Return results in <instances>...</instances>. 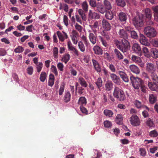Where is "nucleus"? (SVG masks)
Wrapping results in <instances>:
<instances>
[{
  "label": "nucleus",
  "mask_w": 158,
  "mask_h": 158,
  "mask_svg": "<svg viewBox=\"0 0 158 158\" xmlns=\"http://www.w3.org/2000/svg\"><path fill=\"white\" fill-rule=\"evenodd\" d=\"M53 56L54 58H57L58 57V48L56 47H55L53 49Z\"/></svg>",
  "instance_id": "864d4df0"
},
{
  "label": "nucleus",
  "mask_w": 158,
  "mask_h": 158,
  "mask_svg": "<svg viewBox=\"0 0 158 158\" xmlns=\"http://www.w3.org/2000/svg\"><path fill=\"white\" fill-rule=\"evenodd\" d=\"M157 84L154 82H149L148 83V85L149 88L152 90L158 91V86Z\"/></svg>",
  "instance_id": "a211bd4d"
},
{
  "label": "nucleus",
  "mask_w": 158,
  "mask_h": 158,
  "mask_svg": "<svg viewBox=\"0 0 158 158\" xmlns=\"http://www.w3.org/2000/svg\"><path fill=\"white\" fill-rule=\"evenodd\" d=\"M130 121L133 126H137L140 124V120L136 115H133L130 118Z\"/></svg>",
  "instance_id": "423d86ee"
},
{
  "label": "nucleus",
  "mask_w": 158,
  "mask_h": 158,
  "mask_svg": "<svg viewBox=\"0 0 158 158\" xmlns=\"http://www.w3.org/2000/svg\"><path fill=\"white\" fill-rule=\"evenodd\" d=\"M146 70L147 71L151 74L156 72V67L154 64L151 63H147L146 66Z\"/></svg>",
  "instance_id": "0eeeda50"
},
{
  "label": "nucleus",
  "mask_w": 158,
  "mask_h": 158,
  "mask_svg": "<svg viewBox=\"0 0 158 158\" xmlns=\"http://www.w3.org/2000/svg\"><path fill=\"white\" fill-rule=\"evenodd\" d=\"M55 77L53 74H51L49 75L48 82V85L52 87L54 85Z\"/></svg>",
  "instance_id": "2f4dec72"
},
{
  "label": "nucleus",
  "mask_w": 158,
  "mask_h": 158,
  "mask_svg": "<svg viewBox=\"0 0 158 158\" xmlns=\"http://www.w3.org/2000/svg\"><path fill=\"white\" fill-rule=\"evenodd\" d=\"M123 117L122 115L118 114L116 117V122L118 124L122 123L123 120Z\"/></svg>",
  "instance_id": "58836bf2"
},
{
  "label": "nucleus",
  "mask_w": 158,
  "mask_h": 158,
  "mask_svg": "<svg viewBox=\"0 0 158 158\" xmlns=\"http://www.w3.org/2000/svg\"><path fill=\"white\" fill-rule=\"evenodd\" d=\"M104 6L106 10H110L112 9L111 2L107 0H104L103 1Z\"/></svg>",
  "instance_id": "412c9836"
},
{
  "label": "nucleus",
  "mask_w": 158,
  "mask_h": 158,
  "mask_svg": "<svg viewBox=\"0 0 158 158\" xmlns=\"http://www.w3.org/2000/svg\"><path fill=\"white\" fill-rule=\"evenodd\" d=\"M105 17L106 18L109 20H112L114 17V13L112 11L107 10L106 11Z\"/></svg>",
  "instance_id": "4be33fe9"
},
{
  "label": "nucleus",
  "mask_w": 158,
  "mask_h": 158,
  "mask_svg": "<svg viewBox=\"0 0 158 158\" xmlns=\"http://www.w3.org/2000/svg\"><path fill=\"white\" fill-rule=\"evenodd\" d=\"M143 15L141 13L137 14V15L132 19L133 23L136 28L141 27L143 25Z\"/></svg>",
  "instance_id": "f03ea898"
},
{
  "label": "nucleus",
  "mask_w": 158,
  "mask_h": 158,
  "mask_svg": "<svg viewBox=\"0 0 158 158\" xmlns=\"http://www.w3.org/2000/svg\"><path fill=\"white\" fill-rule=\"evenodd\" d=\"M78 46L80 50L82 52H85V47L83 43L81 41H79L78 43Z\"/></svg>",
  "instance_id": "79ce46f5"
},
{
  "label": "nucleus",
  "mask_w": 158,
  "mask_h": 158,
  "mask_svg": "<svg viewBox=\"0 0 158 158\" xmlns=\"http://www.w3.org/2000/svg\"><path fill=\"white\" fill-rule=\"evenodd\" d=\"M114 52L117 59L119 60H121L123 59V56L118 49L115 48L114 49Z\"/></svg>",
  "instance_id": "393cba45"
},
{
  "label": "nucleus",
  "mask_w": 158,
  "mask_h": 158,
  "mask_svg": "<svg viewBox=\"0 0 158 158\" xmlns=\"http://www.w3.org/2000/svg\"><path fill=\"white\" fill-rule=\"evenodd\" d=\"M130 79L132 86L136 89H139L143 83V81L140 78L135 77L133 76L130 77Z\"/></svg>",
  "instance_id": "20e7f679"
},
{
  "label": "nucleus",
  "mask_w": 158,
  "mask_h": 158,
  "mask_svg": "<svg viewBox=\"0 0 158 158\" xmlns=\"http://www.w3.org/2000/svg\"><path fill=\"white\" fill-rule=\"evenodd\" d=\"M107 66L111 72H115L116 69L113 64H109Z\"/></svg>",
  "instance_id": "680f3d73"
},
{
  "label": "nucleus",
  "mask_w": 158,
  "mask_h": 158,
  "mask_svg": "<svg viewBox=\"0 0 158 158\" xmlns=\"http://www.w3.org/2000/svg\"><path fill=\"white\" fill-rule=\"evenodd\" d=\"M145 15L148 19H151L152 16V13L150 9L147 8L145 10Z\"/></svg>",
  "instance_id": "72a5a7b5"
},
{
  "label": "nucleus",
  "mask_w": 158,
  "mask_h": 158,
  "mask_svg": "<svg viewBox=\"0 0 158 158\" xmlns=\"http://www.w3.org/2000/svg\"><path fill=\"white\" fill-rule=\"evenodd\" d=\"M113 95L120 101H123L126 98L125 95L123 91L118 87H115Z\"/></svg>",
  "instance_id": "7ed1b4c3"
},
{
  "label": "nucleus",
  "mask_w": 158,
  "mask_h": 158,
  "mask_svg": "<svg viewBox=\"0 0 158 158\" xmlns=\"http://www.w3.org/2000/svg\"><path fill=\"white\" fill-rule=\"evenodd\" d=\"M65 84L62 83L61 84L59 90V94L60 95H62L64 89Z\"/></svg>",
  "instance_id": "3c124183"
},
{
  "label": "nucleus",
  "mask_w": 158,
  "mask_h": 158,
  "mask_svg": "<svg viewBox=\"0 0 158 158\" xmlns=\"http://www.w3.org/2000/svg\"><path fill=\"white\" fill-rule=\"evenodd\" d=\"M115 43L117 48L123 53L128 51L130 47V43L127 39H122L121 42L117 40Z\"/></svg>",
  "instance_id": "f257e3e1"
},
{
  "label": "nucleus",
  "mask_w": 158,
  "mask_h": 158,
  "mask_svg": "<svg viewBox=\"0 0 158 158\" xmlns=\"http://www.w3.org/2000/svg\"><path fill=\"white\" fill-rule=\"evenodd\" d=\"M24 50V48L21 46H19L14 49V52L16 53H21Z\"/></svg>",
  "instance_id": "09e8293b"
},
{
  "label": "nucleus",
  "mask_w": 158,
  "mask_h": 158,
  "mask_svg": "<svg viewBox=\"0 0 158 158\" xmlns=\"http://www.w3.org/2000/svg\"><path fill=\"white\" fill-rule=\"evenodd\" d=\"M89 38L90 41L93 44H94L96 43L98 40L96 35L93 33H90L89 34Z\"/></svg>",
  "instance_id": "aec40b11"
},
{
  "label": "nucleus",
  "mask_w": 158,
  "mask_h": 158,
  "mask_svg": "<svg viewBox=\"0 0 158 158\" xmlns=\"http://www.w3.org/2000/svg\"><path fill=\"white\" fill-rule=\"evenodd\" d=\"M146 124L147 126L150 127H155L154 123L152 119L150 118L147 120Z\"/></svg>",
  "instance_id": "de8ad7c7"
},
{
  "label": "nucleus",
  "mask_w": 158,
  "mask_h": 158,
  "mask_svg": "<svg viewBox=\"0 0 158 158\" xmlns=\"http://www.w3.org/2000/svg\"><path fill=\"white\" fill-rule=\"evenodd\" d=\"M157 97L155 94H149V101L151 104H154L156 101Z\"/></svg>",
  "instance_id": "473e14b6"
},
{
  "label": "nucleus",
  "mask_w": 158,
  "mask_h": 158,
  "mask_svg": "<svg viewBox=\"0 0 158 158\" xmlns=\"http://www.w3.org/2000/svg\"><path fill=\"white\" fill-rule=\"evenodd\" d=\"M71 95L70 92L68 91H65L64 97V102L67 103L69 102L71 99Z\"/></svg>",
  "instance_id": "bb28decb"
},
{
  "label": "nucleus",
  "mask_w": 158,
  "mask_h": 158,
  "mask_svg": "<svg viewBox=\"0 0 158 158\" xmlns=\"http://www.w3.org/2000/svg\"><path fill=\"white\" fill-rule=\"evenodd\" d=\"M133 50L139 55H141L142 54L141 48L139 44L137 43L134 44L132 46Z\"/></svg>",
  "instance_id": "9b49d317"
},
{
  "label": "nucleus",
  "mask_w": 158,
  "mask_h": 158,
  "mask_svg": "<svg viewBox=\"0 0 158 158\" xmlns=\"http://www.w3.org/2000/svg\"><path fill=\"white\" fill-rule=\"evenodd\" d=\"M135 106L138 108H141L142 106V104L141 102L137 100L135 101Z\"/></svg>",
  "instance_id": "69168bd1"
},
{
  "label": "nucleus",
  "mask_w": 158,
  "mask_h": 158,
  "mask_svg": "<svg viewBox=\"0 0 158 158\" xmlns=\"http://www.w3.org/2000/svg\"><path fill=\"white\" fill-rule=\"evenodd\" d=\"M118 74L124 82H128L129 81V80L128 77L125 72L121 71H118Z\"/></svg>",
  "instance_id": "6ab92c4d"
},
{
  "label": "nucleus",
  "mask_w": 158,
  "mask_h": 158,
  "mask_svg": "<svg viewBox=\"0 0 158 158\" xmlns=\"http://www.w3.org/2000/svg\"><path fill=\"white\" fill-rule=\"evenodd\" d=\"M57 67L58 69L60 71H63V69L64 66L63 64L60 62L59 63L57 64Z\"/></svg>",
  "instance_id": "0e129e2a"
},
{
  "label": "nucleus",
  "mask_w": 158,
  "mask_h": 158,
  "mask_svg": "<svg viewBox=\"0 0 158 158\" xmlns=\"http://www.w3.org/2000/svg\"><path fill=\"white\" fill-rule=\"evenodd\" d=\"M78 13L81 16L83 20L85 21L86 19V17L84 10L81 9H79L78 11Z\"/></svg>",
  "instance_id": "c9c22d12"
},
{
  "label": "nucleus",
  "mask_w": 158,
  "mask_h": 158,
  "mask_svg": "<svg viewBox=\"0 0 158 158\" xmlns=\"http://www.w3.org/2000/svg\"><path fill=\"white\" fill-rule=\"evenodd\" d=\"M139 40L140 43L143 45L149 46L150 45V43L148 42V39L141 34H140Z\"/></svg>",
  "instance_id": "6e6552de"
},
{
  "label": "nucleus",
  "mask_w": 158,
  "mask_h": 158,
  "mask_svg": "<svg viewBox=\"0 0 158 158\" xmlns=\"http://www.w3.org/2000/svg\"><path fill=\"white\" fill-rule=\"evenodd\" d=\"M130 69L131 72L136 74H139L140 73V70L138 67L135 65H131Z\"/></svg>",
  "instance_id": "a878e982"
},
{
  "label": "nucleus",
  "mask_w": 158,
  "mask_h": 158,
  "mask_svg": "<svg viewBox=\"0 0 158 158\" xmlns=\"http://www.w3.org/2000/svg\"><path fill=\"white\" fill-rule=\"evenodd\" d=\"M149 135L152 137H156L158 136V133L156 130H154L150 132Z\"/></svg>",
  "instance_id": "6e6d98bb"
},
{
  "label": "nucleus",
  "mask_w": 158,
  "mask_h": 158,
  "mask_svg": "<svg viewBox=\"0 0 158 158\" xmlns=\"http://www.w3.org/2000/svg\"><path fill=\"white\" fill-rule=\"evenodd\" d=\"M93 50L95 54L99 55H102L103 51L102 48L96 45L94 47Z\"/></svg>",
  "instance_id": "b1692460"
},
{
  "label": "nucleus",
  "mask_w": 158,
  "mask_h": 158,
  "mask_svg": "<svg viewBox=\"0 0 158 158\" xmlns=\"http://www.w3.org/2000/svg\"><path fill=\"white\" fill-rule=\"evenodd\" d=\"M96 7L98 11L101 14H103L106 11L104 6L100 3H98Z\"/></svg>",
  "instance_id": "5701e85b"
},
{
  "label": "nucleus",
  "mask_w": 158,
  "mask_h": 158,
  "mask_svg": "<svg viewBox=\"0 0 158 158\" xmlns=\"http://www.w3.org/2000/svg\"><path fill=\"white\" fill-rule=\"evenodd\" d=\"M89 17L91 19H98L100 18V15L97 13L93 12L91 10H89Z\"/></svg>",
  "instance_id": "ddd939ff"
},
{
  "label": "nucleus",
  "mask_w": 158,
  "mask_h": 158,
  "mask_svg": "<svg viewBox=\"0 0 158 158\" xmlns=\"http://www.w3.org/2000/svg\"><path fill=\"white\" fill-rule=\"evenodd\" d=\"M7 53L6 50L4 49L1 48H0V56H4L6 55Z\"/></svg>",
  "instance_id": "774afa93"
},
{
  "label": "nucleus",
  "mask_w": 158,
  "mask_h": 158,
  "mask_svg": "<svg viewBox=\"0 0 158 158\" xmlns=\"http://www.w3.org/2000/svg\"><path fill=\"white\" fill-rule=\"evenodd\" d=\"M150 76L153 82L158 84V76L156 72L150 74Z\"/></svg>",
  "instance_id": "c756f323"
},
{
  "label": "nucleus",
  "mask_w": 158,
  "mask_h": 158,
  "mask_svg": "<svg viewBox=\"0 0 158 158\" xmlns=\"http://www.w3.org/2000/svg\"><path fill=\"white\" fill-rule=\"evenodd\" d=\"M100 40L101 41L102 45L105 47H106L108 46V44L106 41L101 36L99 37Z\"/></svg>",
  "instance_id": "338daca9"
},
{
  "label": "nucleus",
  "mask_w": 158,
  "mask_h": 158,
  "mask_svg": "<svg viewBox=\"0 0 158 158\" xmlns=\"http://www.w3.org/2000/svg\"><path fill=\"white\" fill-rule=\"evenodd\" d=\"M144 32L145 34L149 38L155 37L157 33L155 29L151 26H147L144 27Z\"/></svg>",
  "instance_id": "39448f33"
},
{
  "label": "nucleus",
  "mask_w": 158,
  "mask_h": 158,
  "mask_svg": "<svg viewBox=\"0 0 158 158\" xmlns=\"http://www.w3.org/2000/svg\"><path fill=\"white\" fill-rule=\"evenodd\" d=\"M71 38L73 43L75 44H76L77 43V40L76 36L75 35H72L71 36Z\"/></svg>",
  "instance_id": "bf43d9fd"
},
{
  "label": "nucleus",
  "mask_w": 158,
  "mask_h": 158,
  "mask_svg": "<svg viewBox=\"0 0 158 158\" xmlns=\"http://www.w3.org/2000/svg\"><path fill=\"white\" fill-rule=\"evenodd\" d=\"M152 9L153 11L154 20L158 22V6H153Z\"/></svg>",
  "instance_id": "dca6fc26"
},
{
  "label": "nucleus",
  "mask_w": 158,
  "mask_h": 158,
  "mask_svg": "<svg viewBox=\"0 0 158 158\" xmlns=\"http://www.w3.org/2000/svg\"><path fill=\"white\" fill-rule=\"evenodd\" d=\"M70 59V55L69 54H65L62 58V61L66 64Z\"/></svg>",
  "instance_id": "c03bdc74"
},
{
  "label": "nucleus",
  "mask_w": 158,
  "mask_h": 158,
  "mask_svg": "<svg viewBox=\"0 0 158 158\" xmlns=\"http://www.w3.org/2000/svg\"><path fill=\"white\" fill-rule=\"evenodd\" d=\"M27 73L29 75H31L33 73V69L32 66H30L27 69Z\"/></svg>",
  "instance_id": "e2e57ef3"
},
{
  "label": "nucleus",
  "mask_w": 158,
  "mask_h": 158,
  "mask_svg": "<svg viewBox=\"0 0 158 158\" xmlns=\"http://www.w3.org/2000/svg\"><path fill=\"white\" fill-rule=\"evenodd\" d=\"M132 60L135 62L137 63L139 61H140L141 59L139 57L134 55L132 56L131 57Z\"/></svg>",
  "instance_id": "5fc2aeb1"
},
{
  "label": "nucleus",
  "mask_w": 158,
  "mask_h": 158,
  "mask_svg": "<svg viewBox=\"0 0 158 158\" xmlns=\"http://www.w3.org/2000/svg\"><path fill=\"white\" fill-rule=\"evenodd\" d=\"M104 125L106 128H109L111 127L112 124L111 122L108 120H106L104 121Z\"/></svg>",
  "instance_id": "603ef678"
},
{
  "label": "nucleus",
  "mask_w": 158,
  "mask_h": 158,
  "mask_svg": "<svg viewBox=\"0 0 158 158\" xmlns=\"http://www.w3.org/2000/svg\"><path fill=\"white\" fill-rule=\"evenodd\" d=\"M103 114L106 117L109 118L112 117L114 114L111 110L108 109L105 110L103 111Z\"/></svg>",
  "instance_id": "7c9ffc66"
},
{
  "label": "nucleus",
  "mask_w": 158,
  "mask_h": 158,
  "mask_svg": "<svg viewBox=\"0 0 158 158\" xmlns=\"http://www.w3.org/2000/svg\"><path fill=\"white\" fill-rule=\"evenodd\" d=\"M66 3L70 4L73 7H75L77 5H79L80 3V2L79 0L76 1H74V0H66Z\"/></svg>",
  "instance_id": "cd10ccee"
},
{
  "label": "nucleus",
  "mask_w": 158,
  "mask_h": 158,
  "mask_svg": "<svg viewBox=\"0 0 158 158\" xmlns=\"http://www.w3.org/2000/svg\"><path fill=\"white\" fill-rule=\"evenodd\" d=\"M83 10H84L85 12H87L88 11V5L87 2L85 1L81 5Z\"/></svg>",
  "instance_id": "a18cd8bd"
},
{
  "label": "nucleus",
  "mask_w": 158,
  "mask_h": 158,
  "mask_svg": "<svg viewBox=\"0 0 158 158\" xmlns=\"http://www.w3.org/2000/svg\"><path fill=\"white\" fill-rule=\"evenodd\" d=\"M110 77L115 84L119 85L120 84V80L118 76L114 73H111L110 74Z\"/></svg>",
  "instance_id": "2eb2a0df"
},
{
  "label": "nucleus",
  "mask_w": 158,
  "mask_h": 158,
  "mask_svg": "<svg viewBox=\"0 0 158 158\" xmlns=\"http://www.w3.org/2000/svg\"><path fill=\"white\" fill-rule=\"evenodd\" d=\"M47 77V74L46 72H42L40 74V79L41 81L44 82Z\"/></svg>",
  "instance_id": "a19ab883"
},
{
  "label": "nucleus",
  "mask_w": 158,
  "mask_h": 158,
  "mask_svg": "<svg viewBox=\"0 0 158 158\" xmlns=\"http://www.w3.org/2000/svg\"><path fill=\"white\" fill-rule=\"evenodd\" d=\"M78 80L81 86L84 87H86L87 86V84L86 81L83 78L80 77Z\"/></svg>",
  "instance_id": "4c0bfd02"
},
{
  "label": "nucleus",
  "mask_w": 158,
  "mask_h": 158,
  "mask_svg": "<svg viewBox=\"0 0 158 158\" xmlns=\"http://www.w3.org/2000/svg\"><path fill=\"white\" fill-rule=\"evenodd\" d=\"M86 103V100L84 97H81L80 98L78 102V104H79L83 105H85Z\"/></svg>",
  "instance_id": "ea45409f"
},
{
  "label": "nucleus",
  "mask_w": 158,
  "mask_h": 158,
  "mask_svg": "<svg viewBox=\"0 0 158 158\" xmlns=\"http://www.w3.org/2000/svg\"><path fill=\"white\" fill-rule=\"evenodd\" d=\"M102 25L103 27L106 31H109L111 29V25L109 22L106 19H102Z\"/></svg>",
  "instance_id": "f8f14e48"
},
{
  "label": "nucleus",
  "mask_w": 158,
  "mask_h": 158,
  "mask_svg": "<svg viewBox=\"0 0 158 158\" xmlns=\"http://www.w3.org/2000/svg\"><path fill=\"white\" fill-rule=\"evenodd\" d=\"M51 70L54 73L56 76L58 75V72L56 66L53 65H52L51 66Z\"/></svg>",
  "instance_id": "052dcab7"
},
{
  "label": "nucleus",
  "mask_w": 158,
  "mask_h": 158,
  "mask_svg": "<svg viewBox=\"0 0 158 158\" xmlns=\"http://www.w3.org/2000/svg\"><path fill=\"white\" fill-rule=\"evenodd\" d=\"M89 3L90 6L93 7H97L98 3H96L95 0H90Z\"/></svg>",
  "instance_id": "13d9d810"
},
{
  "label": "nucleus",
  "mask_w": 158,
  "mask_h": 158,
  "mask_svg": "<svg viewBox=\"0 0 158 158\" xmlns=\"http://www.w3.org/2000/svg\"><path fill=\"white\" fill-rule=\"evenodd\" d=\"M95 84L98 89H99L102 85V81L101 78H98L97 81L95 82Z\"/></svg>",
  "instance_id": "8fccbe9b"
},
{
  "label": "nucleus",
  "mask_w": 158,
  "mask_h": 158,
  "mask_svg": "<svg viewBox=\"0 0 158 158\" xmlns=\"http://www.w3.org/2000/svg\"><path fill=\"white\" fill-rule=\"evenodd\" d=\"M118 34L119 37L123 38V39H127L128 38V35L126 31L124 29H119Z\"/></svg>",
  "instance_id": "4468645a"
},
{
  "label": "nucleus",
  "mask_w": 158,
  "mask_h": 158,
  "mask_svg": "<svg viewBox=\"0 0 158 158\" xmlns=\"http://www.w3.org/2000/svg\"><path fill=\"white\" fill-rule=\"evenodd\" d=\"M152 57L154 59L158 58V49L156 48H152L151 50Z\"/></svg>",
  "instance_id": "f704fd0d"
},
{
  "label": "nucleus",
  "mask_w": 158,
  "mask_h": 158,
  "mask_svg": "<svg viewBox=\"0 0 158 158\" xmlns=\"http://www.w3.org/2000/svg\"><path fill=\"white\" fill-rule=\"evenodd\" d=\"M98 23L97 21L94 22L93 25H90V27L94 32L96 31V28H98Z\"/></svg>",
  "instance_id": "49530a36"
},
{
  "label": "nucleus",
  "mask_w": 158,
  "mask_h": 158,
  "mask_svg": "<svg viewBox=\"0 0 158 158\" xmlns=\"http://www.w3.org/2000/svg\"><path fill=\"white\" fill-rule=\"evenodd\" d=\"M37 66L36 68L37 69V72L38 73L40 72L43 67V64L42 62H40L39 63L36 64Z\"/></svg>",
  "instance_id": "4d7b16f0"
},
{
  "label": "nucleus",
  "mask_w": 158,
  "mask_h": 158,
  "mask_svg": "<svg viewBox=\"0 0 158 158\" xmlns=\"http://www.w3.org/2000/svg\"><path fill=\"white\" fill-rule=\"evenodd\" d=\"M69 51L73 52L74 54L77 56H79L78 51L72 45V44L70 41H69L67 43Z\"/></svg>",
  "instance_id": "9d476101"
},
{
  "label": "nucleus",
  "mask_w": 158,
  "mask_h": 158,
  "mask_svg": "<svg viewBox=\"0 0 158 158\" xmlns=\"http://www.w3.org/2000/svg\"><path fill=\"white\" fill-rule=\"evenodd\" d=\"M130 33L131 37L133 39H137L138 38V36L136 31L134 30H131Z\"/></svg>",
  "instance_id": "37998d69"
},
{
  "label": "nucleus",
  "mask_w": 158,
  "mask_h": 158,
  "mask_svg": "<svg viewBox=\"0 0 158 158\" xmlns=\"http://www.w3.org/2000/svg\"><path fill=\"white\" fill-rule=\"evenodd\" d=\"M62 32L64 34V36L63 35L60 31H57V34L59 40L61 42H63L64 41L65 39H67L68 37L67 34L65 32L63 31Z\"/></svg>",
  "instance_id": "f3484780"
},
{
  "label": "nucleus",
  "mask_w": 158,
  "mask_h": 158,
  "mask_svg": "<svg viewBox=\"0 0 158 158\" xmlns=\"http://www.w3.org/2000/svg\"><path fill=\"white\" fill-rule=\"evenodd\" d=\"M119 20L121 22L125 23L126 22L127 19V14L123 12H120L118 15Z\"/></svg>",
  "instance_id": "1a4fd4ad"
},
{
  "label": "nucleus",
  "mask_w": 158,
  "mask_h": 158,
  "mask_svg": "<svg viewBox=\"0 0 158 158\" xmlns=\"http://www.w3.org/2000/svg\"><path fill=\"white\" fill-rule=\"evenodd\" d=\"M116 2L118 6L122 7H124L126 5L125 0H116Z\"/></svg>",
  "instance_id": "e433bc0d"
},
{
  "label": "nucleus",
  "mask_w": 158,
  "mask_h": 158,
  "mask_svg": "<svg viewBox=\"0 0 158 158\" xmlns=\"http://www.w3.org/2000/svg\"><path fill=\"white\" fill-rule=\"evenodd\" d=\"M113 84L112 82L110 81H107L105 84V87L106 90L110 91L112 89L113 87Z\"/></svg>",
  "instance_id": "c85d7f7f"
}]
</instances>
